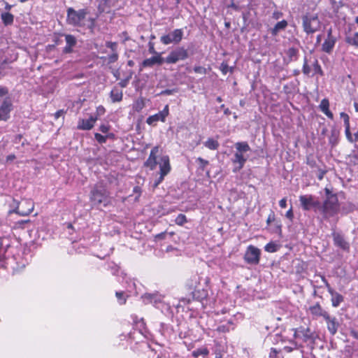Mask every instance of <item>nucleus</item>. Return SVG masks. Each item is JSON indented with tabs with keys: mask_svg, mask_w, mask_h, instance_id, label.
<instances>
[{
	"mask_svg": "<svg viewBox=\"0 0 358 358\" xmlns=\"http://www.w3.org/2000/svg\"><path fill=\"white\" fill-rule=\"evenodd\" d=\"M324 192L325 199L322 203H320L318 213L322 215V220H328L339 213L340 203L336 194L327 187H325Z\"/></svg>",
	"mask_w": 358,
	"mask_h": 358,
	"instance_id": "1",
	"label": "nucleus"
},
{
	"mask_svg": "<svg viewBox=\"0 0 358 358\" xmlns=\"http://www.w3.org/2000/svg\"><path fill=\"white\" fill-rule=\"evenodd\" d=\"M90 200L94 206L106 207L109 203V192L102 184H96L90 192Z\"/></svg>",
	"mask_w": 358,
	"mask_h": 358,
	"instance_id": "2",
	"label": "nucleus"
},
{
	"mask_svg": "<svg viewBox=\"0 0 358 358\" xmlns=\"http://www.w3.org/2000/svg\"><path fill=\"white\" fill-rule=\"evenodd\" d=\"M89 13L87 8H81L78 10L70 7L66 10V23L73 27H83V20Z\"/></svg>",
	"mask_w": 358,
	"mask_h": 358,
	"instance_id": "3",
	"label": "nucleus"
},
{
	"mask_svg": "<svg viewBox=\"0 0 358 358\" xmlns=\"http://www.w3.org/2000/svg\"><path fill=\"white\" fill-rule=\"evenodd\" d=\"M302 72L305 76L313 77L315 75L324 76V71L316 57L309 59L306 55L303 57Z\"/></svg>",
	"mask_w": 358,
	"mask_h": 358,
	"instance_id": "4",
	"label": "nucleus"
},
{
	"mask_svg": "<svg viewBox=\"0 0 358 358\" xmlns=\"http://www.w3.org/2000/svg\"><path fill=\"white\" fill-rule=\"evenodd\" d=\"M131 318L133 322L134 331H130L128 334L129 338L133 341L139 339V338L135 336V334H137L138 335L141 336L143 338H148L149 336V332L146 328L143 318H138V317L136 315H131Z\"/></svg>",
	"mask_w": 358,
	"mask_h": 358,
	"instance_id": "5",
	"label": "nucleus"
},
{
	"mask_svg": "<svg viewBox=\"0 0 358 358\" xmlns=\"http://www.w3.org/2000/svg\"><path fill=\"white\" fill-rule=\"evenodd\" d=\"M302 24L303 31L307 34H314L319 31L321 27V22L316 14L303 15L302 17Z\"/></svg>",
	"mask_w": 358,
	"mask_h": 358,
	"instance_id": "6",
	"label": "nucleus"
},
{
	"mask_svg": "<svg viewBox=\"0 0 358 358\" xmlns=\"http://www.w3.org/2000/svg\"><path fill=\"white\" fill-rule=\"evenodd\" d=\"M299 201L301 208L305 211L313 210L315 213H318L320 201L312 194L301 195Z\"/></svg>",
	"mask_w": 358,
	"mask_h": 358,
	"instance_id": "7",
	"label": "nucleus"
},
{
	"mask_svg": "<svg viewBox=\"0 0 358 358\" xmlns=\"http://www.w3.org/2000/svg\"><path fill=\"white\" fill-rule=\"evenodd\" d=\"M189 57L188 50L182 46H178L169 52L165 58V62L167 64H176L178 61L187 59Z\"/></svg>",
	"mask_w": 358,
	"mask_h": 358,
	"instance_id": "8",
	"label": "nucleus"
},
{
	"mask_svg": "<svg viewBox=\"0 0 358 358\" xmlns=\"http://www.w3.org/2000/svg\"><path fill=\"white\" fill-rule=\"evenodd\" d=\"M260 255L261 250L258 248L250 245L246 249L243 259L249 264L257 265L259 263Z\"/></svg>",
	"mask_w": 358,
	"mask_h": 358,
	"instance_id": "9",
	"label": "nucleus"
},
{
	"mask_svg": "<svg viewBox=\"0 0 358 358\" xmlns=\"http://www.w3.org/2000/svg\"><path fill=\"white\" fill-rule=\"evenodd\" d=\"M184 31L182 29H176L168 34L160 37V41L164 45L171 43L178 44L182 39Z\"/></svg>",
	"mask_w": 358,
	"mask_h": 358,
	"instance_id": "10",
	"label": "nucleus"
},
{
	"mask_svg": "<svg viewBox=\"0 0 358 358\" xmlns=\"http://www.w3.org/2000/svg\"><path fill=\"white\" fill-rule=\"evenodd\" d=\"M203 281V283L206 285V287H207V284L209 282L208 278H203L198 273L192 274L187 280L186 282V286L188 287L189 290L194 291L195 289L201 287V281Z\"/></svg>",
	"mask_w": 358,
	"mask_h": 358,
	"instance_id": "11",
	"label": "nucleus"
},
{
	"mask_svg": "<svg viewBox=\"0 0 358 358\" xmlns=\"http://www.w3.org/2000/svg\"><path fill=\"white\" fill-rule=\"evenodd\" d=\"M334 244L336 247L341 248L345 252H350V245L348 242L343 234L340 232L333 231L331 234Z\"/></svg>",
	"mask_w": 358,
	"mask_h": 358,
	"instance_id": "12",
	"label": "nucleus"
},
{
	"mask_svg": "<svg viewBox=\"0 0 358 358\" xmlns=\"http://www.w3.org/2000/svg\"><path fill=\"white\" fill-rule=\"evenodd\" d=\"M169 114V108L168 105H166L164 109L159 113L149 116L146 120V123L149 125H156L157 122L161 121L164 122L166 120V117Z\"/></svg>",
	"mask_w": 358,
	"mask_h": 358,
	"instance_id": "13",
	"label": "nucleus"
},
{
	"mask_svg": "<svg viewBox=\"0 0 358 358\" xmlns=\"http://www.w3.org/2000/svg\"><path fill=\"white\" fill-rule=\"evenodd\" d=\"M118 6L117 0H99L97 7L99 13H110L112 10L117 8Z\"/></svg>",
	"mask_w": 358,
	"mask_h": 358,
	"instance_id": "14",
	"label": "nucleus"
},
{
	"mask_svg": "<svg viewBox=\"0 0 358 358\" xmlns=\"http://www.w3.org/2000/svg\"><path fill=\"white\" fill-rule=\"evenodd\" d=\"M309 312L313 319L317 320L320 317L324 319L328 318L329 313L324 310L319 303L309 307Z\"/></svg>",
	"mask_w": 358,
	"mask_h": 358,
	"instance_id": "15",
	"label": "nucleus"
},
{
	"mask_svg": "<svg viewBox=\"0 0 358 358\" xmlns=\"http://www.w3.org/2000/svg\"><path fill=\"white\" fill-rule=\"evenodd\" d=\"M97 120V117L90 115L88 119H79L78 122L77 129L79 130H90L92 129L95 122Z\"/></svg>",
	"mask_w": 358,
	"mask_h": 358,
	"instance_id": "16",
	"label": "nucleus"
},
{
	"mask_svg": "<svg viewBox=\"0 0 358 358\" xmlns=\"http://www.w3.org/2000/svg\"><path fill=\"white\" fill-rule=\"evenodd\" d=\"M294 336L304 342L312 341L314 339L313 334L309 328L301 327L296 329Z\"/></svg>",
	"mask_w": 358,
	"mask_h": 358,
	"instance_id": "17",
	"label": "nucleus"
},
{
	"mask_svg": "<svg viewBox=\"0 0 358 358\" xmlns=\"http://www.w3.org/2000/svg\"><path fill=\"white\" fill-rule=\"evenodd\" d=\"M13 108L12 102L10 98H6L0 106V120H7L8 114Z\"/></svg>",
	"mask_w": 358,
	"mask_h": 358,
	"instance_id": "18",
	"label": "nucleus"
},
{
	"mask_svg": "<svg viewBox=\"0 0 358 358\" xmlns=\"http://www.w3.org/2000/svg\"><path fill=\"white\" fill-rule=\"evenodd\" d=\"M327 323V328L331 336H334L340 327V324L337 320V318L334 316L331 317L330 315H328V318L324 319Z\"/></svg>",
	"mask_w": 358,
	"mask_h": 358,
	"instance_id": "19",
	"label": "nucleus"
},
{
	"mask_svg": "<svg viewBox=\"0 0 358 358\" xmlns=\"http://www.w3.org/2000/svg\"><path fill=\"white\" fill-rule=\"evenodd\" d=\"M164 62H165V58L162 57L161 54H157L144 59L141 65L143 67H152L155 64L162 65Z\"/></svg>",
	"mask_w": 358,
	"mask_h": 358,
	"instance_id": "20",
	"label": "nucleus"
},
{
	"mask_svg": "<svg viewBox=\"0 0 358 358\" xmlns=\"http://www.w3.org/2000/svg\"><path fill=\"white\" fill-rule=\"evenodd\" d=\"M232 162L234 164H238V167H236L234 169V171L236 172L237 171L241 170L244 166L245 163L248 160V156H245L243 153L236 152L232 158Z\"/></svg>",
	"mask_w": 358,
	"mask_h": 358,
	"instance_id": "21",
	"label": "nucleus"
},
{
	"mask_svg": "<svg viewBox=\"0 0 358 358\" xmlns=\"http://www.w3.org/2000/svg\"><path fill=\"white\" fill-rule=\"evenodd\" d=\"M66 45L63 49V53L70 54L73 52V48L77 44L76 38L71 34H66L65 36Z\"/></svg>",
	"mask_w": 358,
	"mask_h": 358,
	"instance_id": "22",
	"label": "nucleus"
},
{
	"mask_svg": "<svg viewBox=\"0 0 358 358\" xmlns=\"http://www.w3.org/2000/svg\"><path fill=\"white\" fill-rule=\"evenodd\" d=\"M159 152V148L157 146L154 147L150 153V156L145 162V166L150 167L151 170H153L157 165V154Z\"/></svg>",
	"mask_w": 358,
	"mask_h": 358,
	"instance_id": "23",
	"label": "nucleus"
},
{
	"mask_svg": "<svg viewBox=\"0 0 358 358\" xmlns=\"http://www.w3.org/2000/svg\"><path fill=\"white\" fill-rule=\"evenodd\" d=\"M205 286H201V287L195 289L192 292L193 298L197 301H202L204 299H206L208 295V290L205 288Z\"/></svg>",
	"mask_w": 358,
	"mask_h": 358,
	"instance_id": "24",
	"label": "nucleus"
},
{
	"mask_svg": "<svg viewBox=\"0 0 358 358\" xmlns=\"http://www.w3.org/2000/svg\"><path fill=\"white\" fill-rule=\"evenodd\" d=\"M336 41V38H326L322 45V51L330 54L333 51Z\"/></svg>",
	"mask_w": 358,
	"mask_h": 358,
	"instance_id": "25",
	"label": "nucleus"
},
{
	"mask_svg": "<svg viewBox=\"0 0 358 358\" xmlns=\"http://www.w3.org/2000/svg\"><path fill=\"white\" fill-rule=\"evenodd\" d=\"M34 202L30 199L26 200L24 202V217H25L27 215H30L34 211ZM30 222L31 220L29 219L24 218V228L25 227L24 225Z\"/></svg>",
	"mask_w": 358,
	"mask_h": 358,
	"instance_id": "26",
	"label": "nucleus"
},
{
	"mask_svg": "<svg viewBox=\"0 0 358 358\" xmlns=\"http://www.w3.org/2000/svg\"><path fill=\"white\" fill-rule=\"evenodd\" d=\"M329 294L331 296V305L334 308H337L344 301V297L341 294L335 292L333 288L329 289L328 291Z\"/></svg>",
	"mask_w": 358,
	"mask_h": 358,
	"instance_id": "27",
	"label": "nucleus"
},
{
	"mask_svg": "<svg viewBox=\"0 0 358 358\" xmlns=\"http://www.w3.org/2000/svg\"><path fill=\"white\" fill-rule=\"evenodd\" d=\"M109 96L113 103L120 102L123 98V92L117 87H114L110 91Z\"/></svg>",
	"mask_w": 358,
	"mask_h": 358,
	"instance_id": "28",
	"label": "nucleus"
},
{
	"mask_svg": "<svg viewBox=\"0 0 358 358\" xmlns=\"http://www.w3.org/2000/svg\"><path fill=\"white\" fill-rule=\"evenodd\" d=\"M162 160V163L160 164V175H162V176H166L170 170H171V166H170V164H169V158L168 156H164L162 157L161 159Z\"/></svg>",
	"mask_w": 358,
	"mask_h": 358,
	"instance_id": "29",
	"label": "nucleus"
},
{
	"mask_svg": "<svg viewBox=\"0 0 358 358\" xmlns=\"http://www.w3.org/2000/svg\"><path fill=\"white\" fill-rule=\"evenodd\" d=\"M319 108L329 119L333 120L334 115L329 110V101L327 99L324 98L321 101Z\"/></svg>",
	"mask_w": 358,
	"mask_h": 358,
	"instance_id": "30",
	"label": "nucleus"
},
{
	"mask_svg": "<svg viewBox=\"0 0 358 358\" xmlns=\"http://www.w3.org/2000/svg\"><path fill=\"white\" fill-rule=\"evenodd\" d=\"M285 55L288 58V62L297 61L299 57V51L296 48H289L285 50Z\"/></svg>",
	"mask_w": 358,
	"mask_h": 358,
	"instance_id": "31",
	"label": "nucleus"
},
{
	"mask_svg": "<svg viewBox=\"0 0 358 358\" xmlns=\"http://www.w3.org/2000/svg\"><path fill=\"white\" fill-rule=\"evenodd\" d=\"M345 42L358 49V32L347 34L345 37Z\"/></svg>",
	"mask_w": 358,
	"mask_h": 358,
	"instance_id": "32",
	"label": "nucleus"
},
{
	"mask_svg": "<svg viewBox=\"0 0 358 358\" xmlns=\"http://www.w3.org/2000/svg\"><path fill=\"white\" fill-rule=\"evenodd\" d=\"M143 301L145 303H153L155 306H157L158 303L161 302L160 298L157 294H145L143 296Z\"/></svg>",
	"mask_w": 358,
	"mask_h": 358,
	"instance_id": "33",
	"label": "nucleus"
},
{
	"mask_svg": "<svg viewBox=\"0 0 358 358\" xmlns=\"http://www.w3.org/2000/svg\"><path fill=\"white\" fill-rule=\"evenodd\" d=\"M159 331L163 336L168 337L173 334V329L169 324L161 322L159 324Z\"/></svg>",
	"mask_w": 358,
	"mask_h": 358,
	"instance_id": "34",
	"label": "nucleus"
},
{
	"mask_svg": "<svg viewBox=\"0 0 358 358\" xmlns=\"http://www.w3.org/2000/svg\"><path fill=\"white\" fill-rule=\"evenodd\" d=\"M287 26V22L285 20H282L275 24L274 27L271 29V34L272 36H276L279 31L285 29Z\"/></svg>",
	"mask_w": 358,
	"mask_h": 358,
	"instance_id": "35",
	"label": "nucleus"
},
{
	"mask_svg": "<svg viewBox=\"0 0 358 358\" xmlns=\"http://www.w3.org/2000/svg\"><path fill=\"white\" fill-rule=\"evenodd\" d=\"M213 351L215 354V358H222L224 353V347L218 342H215L213 347Z\"/></svg>",
	"mask_w": 358,
	"mask_h": 358,
	"instance_id": "36",
	"label": "nucleus"
},
{
	"mask_svg": "<svg viewBox=\"0 0 358 358\" xmlns=\"http://www.w3.org/2000/svg\"><path fill=\"white\" fill-rule=\"evenodd\" d=\"M234 146L237 152L243 154L250 150V147L246 141L237 142Z\"/></svg>",
	"mask_w": 358,
	"mask_h": 358,
	"instance_id": "37",
	"label": "nucleus"
},
{
	"mask_svg": "<svg viewBox=\"0 0 358 358\" xmlns=\"http://www.w3.org/2000/svg\"><path fill=\"white\" fill-rule=\"evenodd\" d=\"M339 131L336 128L331 130V135L329 138V142L332 146H335L338 142Z\"/></svg>",
	"mask_w": 358,
	"mask_h": 358,
	"instance_id": "38",
	"label": "nucleus"
},
{
	"mask_svg": "<svg viewBox=\"0 0 358 358\" xmlns=\"http://www.w3.org/2000/svg\"><path fill=\"white\" fill-rule=\"evenodd\" d=\"M204 145L210 150H215L219 148L220 144L217 141L210 138L204 143Z\"/></svg>",
	"mask_w": 358,
	"mask_h": 358,
	"instance_id": "39",
	"label": "nucleus"
},
{
	"mask_svg": "<svg viewBox=\"0 0 358 358\" xmlns=\"http://www.w3.org/2000/svg\"><path fill=\"white\" fill-rule=\"evenodd\" d=\"M1 19L5 25H8L13 22V15L10 13H1Z\"/></svg>",
	"mask_w": 358,
	"mask_h": 358,
	"instance_id": "40",
	"label": "nucleus"
},
{
	"mask_svg": "<svg viewBox=\"0 0 358 358\" xmlns=\"http://www.w3.org/2000/svg\"><path fill=\"white\" fill-rule=\"evenodd\" d=\"M208 353H209V351H208V348H199V349L193 351L192 355L194 357H197L200 355L205 357V356L208 355Z\"/></svg>",
	"mask_w": 358,
	"mask_h": 358,
	"instance_id": "41",
	"label": "nucleus"
},
{
	"mask_svg": "<svg viewBox=\"0 0 358 358\" xmlns=\"http://www.w3.org/2000/svg\"><path fill=\"white\" fill-rule=\"evenodd\" d=\"M278 245L273 242H269L264 246L265 251L268 252H275L278 250Z\"/></svg>",
	"mask_w": 358,
	"mask_h": 358,
	"instance_id": "42",
	"label": "nucleus"
},
{
	"mask_svg": "<svg viewBox=\"0 0 358 358\" xmlns=\"http://www.w3.org/2000/svg\"><path fill=\"white\" fill-rule=\"evenodd\" d=\"M187 222V220L186 216L182 213L179 214L175 220L176 224L179 226H182Z\"/></svg>",
	"mask_w": 358,
	"mask_h": 358,
	"instance_id": "43",
	"label": "nucleus"
},
{
	"mask_svg": "<svg viewBox=\"0 0 358 358\" xmlns=\"http://www.w3.org/2000/svg\"><path fill=\"white\" fill-rule=\"evenodd\" d=\"M119 55L117 52H113L107 57L108 64H113L118 60Z\"/></svg>",
	"mask_w": 358,
	"mask_h": 358,
	"instance_id": "44",
	"label": "nucleus"
},
{
	"mask_svg": "<svg viewBox=\"0 0 358 358\" xmlns=\"http://www.w3.org/2000/svg\"><path fill=\"white\" fill-rule=\"evenodd\" d=\"M88 24L87 26V29L90 31V32L93 33L94 30L96 27V18L90 17L88 19Z\"/></svg>",
	"mask_w": 358,
	"mask_h": 358,
	"instance_id": "45",
	"label": "nucleus"
},
{
	"mask_svg": "<svg viewBox=\"0 0 358 358\" xmlns=\"http://www.w3.org/2000/svg\"><path fill=\"white\" fill-rule=\"evenodd\" d=\"M106 48L110 49L111 52H117V43L116 42L106 41L105 43Z\"/></svg>",
	"mask_w": 358,
	"mask_h": 358,
	"instance_id": "46",
	"label": "nucleus"
},
{
	"mask_svg": "<svg viewBox=\"0 0 358 358\" xmlns=\"http://www.w3.org/2000/svg\"><path fill=\"white\" fill-rule=\"evenodd\" d=\"M106 112V110L103 106H99L96 108V113L94 114H91L92 116L97 117V120L101 115H103Z\"/></svg>",
	"mask_w": 358,
	"mask_h": 358,
	"instance_id": "47",
	"label": "nucleus"
},
{
	"mask_svg": "<svg viewBox=\"0 0 358 358\" xmlns=\"http://www.w3.org/2000/svg\"><path fill=\"white\" fill-rule=\"evenodd\" d=\"M176 92H178L177 88L166 89V90H162V92H160L157 95L158 96L171 95Z\"/></svg>",
	"mask_w": 358,
	"mask_h": 358,
	"instance_id": "48",
	"label": "nucleus"
},
{
	"mask_svg": "<svg viewBox=\"0 0 358 358\" xmlns=\"http://www.w3.org/2000/svg\"><path fill=\"white\" fill-rule=\"evenodd\" d=\"M94 138L96 140V141L100 144L105 143L107 140V136H103L99 133L94 134Z\"/></svg>",
	"mask_w": 358,
	"mask_h": 358,
	"instance_id": "49",
	"label": "nucleus"
},
{
	"mask_svg": "<svg viewBox=\"0 0 358 358\" xmlns=\"http://www.w3.org/2000/svg\"><path fill=\"white\" fill-rule=\"evenodd\" d=\"M115 295L120 305L126 303V298L124 296L123 292H116Z\"/></svg>",
	"mask_w": 358,
	"mask_h": 358,
	"instance_id": "50",
	"label": "nucleus"
},
{
	"mask_svg": "<svg viewBox=\"0 0 358 358\" xmlns=\"http://www.w3.org/2000/svg\"><path fill=\"white\" fill-rule=\"evenodd\" d=\"M345 136H346L347 140L349 142L352 143V133L350 131V124L345 126Z\"/></svg>",
	"mask_w": 358,
	"mask_h": 358,
	"instance_id": "51",
	"label": "nucleus"
},
{
	"mask_svg": "<svg viewBox=\"0 0 358 358\" xmlns=\"http://www.w3.org/2000/svg\"><path fill=\"white\" fill-rule=\"evenodd\" d=\"M193 70L196 73H199L201 75H205L207 73L206 69L201 66H195Z\"/></svg>",
	"mask_w": 358,
	"mask_h": 358,
	"instance_id": "52",
	"label": "nucleus"
},
{
	"mask_svg": "<svg viewBox=\"0 0 358 358\" xmlns=\"http://www.w3.org/2000/svg\"><path fill=\"white\" fill-rule=\"evenodd\" d=\"M196 161L199 162V167L201 169H202L203 171L205 169L206 166L208 164V161L201 158V157H198Z\"/></svg>",
	"mask_w": 358,
	"mask_h": 358,
	"instance_id": "53",
	"label": "nucleus"
},
{
	"mask_svg": "<svg viewBox=\"0 0 358 358\" xmlns=\"http://www.w3.org/2000/svg\"><path fill=\"white\" fill-rule=\"evenodd\" d=\"M133 193L136 194V196L134 198V201H138L139 197L141 195V188L139 186H135L133 188Z\"/></svg>",
	"mask_w": 358,
	"mask_h": 358,
	"instance_id": "54",
	"label": "nucleus"
},
{
	"mask_svg": "<svg viewBox=\"0 0 358 358\" xmlns=\"http://www.w3.org/2000/svg\"><path fill=\"white\" fill-rule=\"evenodd\" d=\"M340 117L343 120L344 126L350 124V117L347 113L342 112L340 113Z\"/></svg>",
	"mask_w": 358,
	"mask_h": 358,
	"instance_id": "55",
	"label": "nucleus"
},
{
	"mask_svg": "<svg viewBox=\"0 0 358 358\" xmlns=\"http://www.w3.org/2000/svg\"><path fill=\"white\" fill-rule=\"evenodd\" d=\"M220 69L224 75H226L229 71V66L225 62L220 64Z\"/></svg>",
	"mask_w": 358,
	"mask_h": 358,
	"instance_id": "56",
	"label": "nucleus"
},
{
	"mask_svg": "<svg viewBox=\"0 0 358 358\" xmlns=\"http://www.w3.org/2000/svg\"><path fill=\"white\" fill-rule=\"evenodd\" d=\"M110 129V126L109 124H102L100 125L99 130L103 134H106L109 131Z\"/></svg>",
	"mask_w": 358,
	"mask_h": 358,
	"instance_id": "57",
	"label": "nucleus"
},
{
	"mask_svg": "<svg viewBox=\"0 0 358 358\" xmlns=\"http://www.w3.org/2000/svg\"><path fill=\"white\" fill-rule=\"evenodd\" d=\"M148 52L150 53V54H152V55H157V54H160L159 52H157L155 49V44L154 43H152V41H150L148 43Z\"/></svg>",
	"mask_w": 358,
	"mask_h": 358,
	"instance_id": "58",
	"label": "nucleus"
},
{
	"mask_svg": "<svg viewBox=\"0 0 358 358\" xmlns=\"http://www.w3.org/2000/svg\"><path fill=\"white\" fill-rule=\"evenodd\" d=\"M270 358H280V352L277 351L275 348H271L270 354Z\"/></svg>",
	"mask_w": 358,
	"mask_h": 358,
	"instance_id": "59",
	"label": "nucleus"
},
{
	"mask_svg": "<svg viewBox=\"0 0 358 358\" xmlns=\"http://www.w3.org/2000/svg\"><path fill=\"white\" fill-rule=\"evenodd\" d=\"M275 220V215L273 211H271L270 214L266 220V223L269 225L272 222H274Z\"/></svg>",
	"mask_w": 358,
	"mask_h": 358,
	"instance_id": "60",
	"label": "nucleus"
},
{
	"mask_svg": "<svg viewBox=\"0 0 358 358\" xmlns=\"http://www.w3.org/2000/svg\"><path fill=\"white\" fill-rule=\"evenodd\" d=\"M285 217L289 219L291 222H292L293 220V218H294V213H293V210H292V207L291 206V208L286 212L285 213Z\"/></svg>",
	"mask_w": 358,
	"mask_h": 358,
	"instance_id": "61",
	"label": "nucleus"
},
{
	"mask_svg": "<svg viewBox=\"0 0 358 358\" xmlns=\"http://www.w3.org/2000/svg\"><path fill=\"white\" fill-rule=\"evenodd\" d=\"M120 36L123 38L122 43H124L126 41L130 40V37L129 36L127 31H123L120 34Z\"/></svg>",
	"mask_w": 358,
	"mask_h": 358,
	"instance_id": "62",
	"label": "nucleus"
},
{
	"mask_svg": "<svg viewBox=\"0 0 358 358\" xmlns=\"http://www.w3.org/2000/svg\"><path fill=\"white\" fill-rule=\"evenodd\" d=\"M65 113V111L63 109L57 110L53 115L55 120H58L60 117L63 116Z\"/></svg>",
	"mask_w": 358,
	"mask_h": 358,
	"instance_id": "63",
	"label": "nucleus"
},
{
	"mask_svg": "<svg viewBox=\"0 0 358 358\" xmlns=\"http://www.w3.org/2000/svg\"><path fill=\"white\" fill-rule=\"evenodd\" d=\"M350 334L351 336L358 341V331L355 330V329H351L350 330Z\"/></svg>",
	"mask_w": 358,
	"mask_h": 358,
	"instance_id": "64",
	"label": "nucleus"
}]
</instances>
